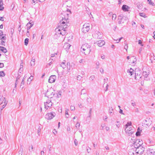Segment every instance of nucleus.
<instances>
[{
  "instance_id": "nucleus-1",
  "label": "nucleus",
  "mask_w": 155,
  "mask_h": 155,
  "mask_svg": "<svg viewBox=\"0 0 155 155\" xmlns=\"http://www.w3.org/2000/svg\"><path fill=\"white\" fill-rule=\"evenodd\" d=\"M68 18L65 19L63 18L60 21L58 27L55 29H66L68 27Z\"/></svg>"
},
{
  "instance_id": "nucleus-2",
  "label": "nucleus",
  "mask_w": 155,
  "mask_h": 155,
  "mask_svg": "<svg viewBox=\"0 0 155 155\" xmlns=\"http://www.w3.org/2000/svg\"><path fill=\"white\" fill-rule=\"evenodd\" d=\"M45 96L49 98H51L56 95L58 96L57 94H55L54 91L52 88H50L48 90L46 93H45Z\"/></svg>"
},
{
  "instance_id": "nucleus-3",
  "label": "nucleus",
  "mask_w": 155,
  "mask_h": 155,
  "mask_svg": "<svg viewBox=\"0 0 155 155\" xmlns=\"http://www.w3.org/2000/svg\"><path fill=\"white\" fill-rule=\"evenodd\" d=\"M118 21L119 24H122L124 23H127L128 21L127 18L126 17H124L123 15L121 14L118 16Z\"/></svg>"
},
{
  "instance_id": "nucleus-4",
  "label": "nucleus",
  "mask_w": 155,
  "mask_h": 155,
  "mask_svg": "<svg viewBox=\"0 0 155 155\" xmlns=\"http://www.w3.org/2000/svg\"><path fill=\"white\" fill-rule=\"evenodd\" d=\"M135 79L139 80L141 78V71L138 68H136L135 70Z\"/></svg>"
},
{
  "instance_id": "nucleus-5",
  "label": "nucleus",
  "mask_w": 155,
  "mask_h": 155,
  "mask_svg": "<svg viewBox=\"0 0 155 155\" xmlns=\"http://www.w3.org/2000/svg\"><path fill=\"white\" fill-rule=\"evenodd\" d=\"M143 144V141L142 140L140 139H137L134 141L133 145L134 147V149L142 146Z\"/></svg>"
},
{
  "instance_id": "nucleus-6",
  "label": "nucleus",
  "mask_w": 155,
  "mask_h": 155,
  "mask_svg": "<svg viewBox=\"0 0 155 155\" xmlns=\"http://www.w3.org/2000/svg\"><path fill=\"white\" fill-rule=\"evenodd\" d=\"M144 147L142 146L139 147H138L136 148V153L137 154V155H140L142 154L144 150Z\"/></svg>"
},
{
  "instance_id": "nucleus-7",
  "label": "nucleus",
  "mask_w": 155,
  "mask_h": 155,
  "mask_svg": "<svg viewBox=\"0 0 155 155\" xmlns=\"http://www.w3.org/2000/svg\"><path fill=\"white\" fill-rule=\"evenodd\" d=\"M55 113L53 112L48 113L46 114L45 118L48 120H51L55 117Z\"/></svg>"
},
{
  "instance_id": "nucleus-8",
  "label": "nucleus",
  "mask_w": 155,
  "mask_h": 155,
  "mask_svg": "<svg viewBox=\"0 0 155 155\" xmlns=\"http://www.w3.org/2000/svg\"><path fill=\"white\" fill-rule=\"evenodd\" d=\"M57 31H56L55 35H59L60 36V35L63 36L65 35L67 33L66 30H56Z\"/></svg>"
},
{
  "instance_id": "nucleus-9",
  "label": "nucleus",
  "mask_w": 155,
  "mask_h": 155,
  "mask_svg": "<svg viewBox=\"0 0 155 155\" xmlns=\"http://www.w3.org/2000/svg\"><path fill=\"white\" fill-rule=\"evenodd\" d=\"M125 130L126 134L129 136H131L134 132V130L132 129V127L130 128L126 127L125 129Z\"/></svg>"
},
{
  "instance_id": "nucleus-10",
  "label": "nucleus",
  "mask_w": 155,
  "mask_h": 155,
  "mask_svg": "<svg viewBox=\"0 0 155 155\" xmlns=\"http://www.w3.org/2000/svg\"><path fill=\"white\" fill-rule=\"evenodd\" d=\"M93 37L95 38L100 39L102 38V35L101 32L98 31H96L95 33L93 35Z\"/></svg>"
},
{
  "instance_id": "nucleus-11",
  "label": "nucleus",
  "mask_w": 155,
  "mask_h": 155,
  "mask_svg": "<svg viewBox=\"0 0 155 155\" xmlns=\"http://www.w3.org/2000/svg\"><path fill=\"white\" fill-rule=\"evenodd\" d=\"M52 105V103L50 100H48L47 102H44L45 108L47 110L51 107Z\"/></svg>"
},
{
  "instance_id": "nucleus-12",
  "label": "nucleus",
  "mask_w": 155,
  "mask_h": 155,
  "mask_svg": "<svg viewBox=\"0 0 155 155\" xmlns=\"http://www.w3.org/2000/svg\"><path fill=\"white\" fill-rule=\"evenodd\" d=\"M91 48V46L88 44L85 43L81 47V51L83 52V51H85L86 50Z\"/></svg>"
},
{
  "instance_id": "nucleus-13",
  "label": "nucleus",
  "mask_w": 155,
  "mask_h": 155,
  "mask_svg": "<svg viewBox=\"0 0 155 155\" xmlns=\"http://www.w3.org/2000/svg\"><path fill=\"white\" fill-rule=\"evenodd\" d=\"M105 44V42L104 40H100L94 43V44H97L99 47H101Z\"/></svg>"
},
{
  "instance_id": "nucleus-14",
  "label": "nucleus",
  "mask_w": 155,
  "mask_h": 155,
  "mask_svg": "<svg viewBox=\"0 0 155 155\" xmlns=\"http://www.w3.org/2000/svg\"><path fill=\"white\" fill-rule=\"evenodd\" d=\"M56 78V76L53 75L51 76L49 78L48 80V82L50 83H52L55 82Z\"/></svg>"
},
{
  "instance_id": "nucleus-15",
  "label": "nucleus",
  "mask_w": 155,
  "mask_h": 155,
  "mask_svg": "<svg viewBox=\"0 0 155 155\" xmlns=\"http://www.w3.org/2000/svg\"><path fill=\"white\" fill-rule=\"evenodd\" d=\"M71 46V45L70 44L68 43H66L64 44V45L63 46V48L65 49L67 52H68L69 49H70Z\"/></svg>"
},
{
  "instance_id": "nucleus-16",
  "label": "nucleus",
  "mask_w": 155,
  "mask_h": 155,
  "mask_svg": "<svg viewBox=\"0 0 155 155\" xmlns=\"http://www.w3.org/2000/svg\"><path fill=\"white\" fill-rule=\"evenodd\" d=\"M130 9V7L125 5H123L122 7V9L124 12H128Z\"/></svg>"
},
{
  "instance_id": "nucleus-17",
  "label": "nucleus",
  "mask_w": 155,
  "mask_h": 155,
  "mask_svg": "<svg viewBox=\"0 0 155 155\" xmlns=\"http://www.w3.org/2000/svg\"><path fill=\"white\" fill-rule=\"evenodd\" d=\"M34 23L32 21L30 20L29 23L26 25L27 29H30L31 27L33 25Z\"/></svg>"
},
{
  "instance_id": "nucleus-18",
  "label": "nucleus",
  "mask_w": 155,
  "mask_h": 155,
  "mask_svg": "<svg viewBox=\"0 0 155 155\" xmlns=\"http://www.w3.org/2000/svg\"><path fill=\"white\" fill-rule=\"evenodd\" d=\"M136 149H135L134 148H132L130 149L129 152V155H133L136 153L135 151Z\"/></svg>"
},
{
  "instance_id": "nucleus-19",
  "label": "nucleus",
  "mask_w": 155,
  "mask_h": 155,
  "mask_svg": "<svg viewBox=\"0 0 155 155\" xmlns=\"http://www.w3.org/2000/svg\"><path fill=\"white\" fill-rule=\"evenodd\" d=\"M134 70L132 68H130L129 69L127 70V72L129 73V75H132L134 73Z\"/></svg>"
},
{
  "instance_id": "nucleus-20",
  "label": "nucleus",
  "mask_w": 155,
  "mask_h": 155,
  "mask_svg": "<svg viewBox=\"0 0 155 155\" xmlns=\"http://www.w3.org/2000/svg\"><path fill=\"white\" fill-rule=\"evenodd\" d=\"M65 64V61L64 60L60 64V66L62 67L63 69L65 68L66 65Z\"/></svg>"
},
{
  "instance_id": "nucleus-21",
  "label": "nucleus",
  "mask_w": 155,
  "mask_h": 155,
  "mask_svg": "<svg viewBox=\"0 0 155 155\" xmlns=\"http://www.w3.org/2000/svg\"><path fill=\"white\" fill-rule=\"evenodd\" d=\"M0 50L4 53H6L7 52V49L5 48L2 46H0Z\"/></svg>"
},
{
  "instance_id": "nucleus-22",
  "label": "nucleus",
  "mask_w": 155,
  "mask_h": 155,
  "mask_svg": "<svg viewBox=\"0 0 155 155\" xmlns=\"http://www.w3.org/2000/svg\"><path fill=\"white\" fill-rule=\"evenodd\" d=\"M91 51V49L90 48H89L88 49L86 50L85 51H86L85 52L83 51V53L85 55H87L88 54H89L90 53Z\"/></svg>"
},
{
  "instance_id": "nucleus-23",
  "label": "nucleus",
  "mask_w": 155,
  "mask_h": 155,
  "mask_svg": "<svg viewBox=\"0 0 155 155\" xmlns=\"http://www.w3.org/2000/svg\"><path fill=\"white\" fill-rule=\"evenodd\" d=\"M131 124L132 123L131 122H127L125 125V128H130V127H131L130 126L131 125Z\"/></svg>"
},
{
  "instance_id": "nucleus-24",
  "label": "nucleus",
  "mask_w": 155,
  "mask_h": 155,
  "mask_svg": "<svg viewBox=\"0 0 155 155\" xmlns=\"http://www.w3.org/2000/svg\"><path fill=\"white\" fill-rule=\"evenodd\" d=\"M0 38L1 40H5L6 39V37L5 36V35L4 34H2V35H0Z\"/></svg>"
},
{
  "instance_id": "nucleus-25",
  "label": "nucleus",
  "mask_w": 155,
  "mask_h": 155,
  "mask_svg": "<svg viewBox=\"0 0 155 155\" xmlns=\"http://www.w3.org/2000/svg\"><path fill=\"white\" fill-rule=\"evenodd\" d=\"M24 78L23 79V80L21 83V84L20 86V87L21 88V89H23L24 87L23 85L24 84Z\"/></svg>"
},
{
  "instance_id": "nucleus-26",
  "label": "nucleus",
  "mask_w": 155,
  "mask_h": 155,
  "mask_svg": "<svg viewBox=\"0 0 155 155\" xmlns=\"http://www.w3.org/2000/svg\"><path fill=\"white\" fill-rule=\"evenodd\" d=\"M95 78V76L94 75L90 76L89 78V80L91 81H93Z\"/></svg>"
},
{
  "instance_id": "nucleus-27",
  "label": "nucleus",
  "mask_w": 155,
  "mask_h": 155,
  "mask_svg": "<svg viewBox=\"0 0 155 155\" xmlns=\"http://www.w3.org/2000/svg\"><path fill=\"white\" fill-rule=\"evenodd\" d=\"M143 75L144 77L147 78L148 75V73L146 71H143Z\"/></svg>"
},
{
  "instance_id": "nucleus-28",
  "label": "nucleus",
  "mask_w": 155,
  "mask_h": 155,
  "mask_svg": "<svg viewBox=\"0 0 155 155\" xmlns=\"http://www.w3.org/2000/svg\"><path fill=\"white\" fill-rule=\"evenodd\" d=\"M5 75V74L3 71H0V77H4Z\"/></svg>"
},
{
  "instance_id": "nucleus-29",
  "label": "nucleus",
  "mask_w": 155,
  "mask_h": 155,
  "mask_svg": "<svg viewBox=\"0 0 155 155\" xmlns=\"http://www.w3.org/2000/svg\"><path fill=\"white\" fill-rule=\"evenodd\" d=\"M86 90L85 89H83L81 90V95H82V94H86Z\"/></svg>"
},
{
  "instance_id": "nucleus-30",
  "label": "nucleus",
  "mask_w": 155,
  "mask_h": 155,
  "mask_svg": "<svg viewBox=\"0 0 155 155\" xmlns=\"http://www.w3.org/2000/svg\"><path fill=\"white\" fill-rule=\"evenodd\" d=\"M139 130H140V129L139 128H138V129H137V132H136V135L137 136H140V132L139 131Z\"/></svg>"
},
{
  "instance_id": "nucleus-31",
  "label": "nucleus",
  "mask_w": 155,
  "mask_h": 155,
  "mask_svg": "<svg viewBox=\"0 0 155 155\" xmlns=\"http://www.w3.org/2000/svg\"><path fill=\"white\" fill-rule=\"evenodd\" d=\"M28 38H26L25 40V45L27 46L28 44Z\"/></svg>"
},
{
  "instance_id": "nucleus-32",
  "label": "nucleus",
  "mask_w": 155,
  "mask_h": 155,
  "mask_svg": "<svg viewBox=\"0 0 155 155\" xmlns=\"http://www.w3.org/2000/svg\"><path fill=\"white\" fill-rule=\"evenodd\" d=\"M4 99V97L3 96H0V104H3L2 101Z\"/></svg>"
},
{
  "instance_id": "nucleus-33",
  "label": "nucleus",
  "mask_w": 155,
  "mask_h": 155,
  "mask_svg": "<svg viewBox=\"0 0 155 155\" xmlns=\"http://www.w3.org/2000/svg\"><path fill=\"white\" fill-rule=\"evenodd\" d=\"M117 17L116 15L115 14H113L112 16V19L113 20H115Z\"/></svg>"
},
{
  "instance_id": "nucleus-34",
  "label": "nucleus",
  "mask_w": 155,
  "mask_h": 155,
  "mask_svg": "<svg viewBox=\"0 0 155 155\" xmlns=\"http://www.w3.org/2000/svg\"><path fill=\"white\" fill-rule=\"evenodd\" d=\"M82 78V77L80 75H78L77 76V79L78 80L80 81L81 80Z\"/></svg>"
},
{
  "instance_id": "nucleus-35",
  "label": "nucleus",
  "mask_w": 155,
  "mask_h": 155,
  "mask_svg": "<svg viewBox=\"0 0 155 155\" xmlns=\"http://www.w3.org/2000/svg\"><path fill=\"white\" fill-rule=\"evenodd\" d=\"M29 150L30 152H31L32 151H33V147L32 145H31V146H30L29 147Z\"/></svg>"
},
{
  "instance_id": "nucleus-36",
  "label": "nucleus",
  "mask_w": 155,
  "mask_h": 155,
  "mask_svg": "<svg viewBox=\"0 0 155 155\" xmlns=\"http://www.w3.org/2000/svg\"><path fill=\"white\" fill-rule=\"evenodd\" d=\"M131 101V105L134 107H135V106H136V104L135 103V102L133 101Z\"/></svg>"
},
{
  "instance_id": "nucleus-37",
  "label": "nucleus",
  "mask_w": 155,
  "mask_h": 155,
  "mask_svg": "<svg viewBox=\"0 0 155 155\" xmlns=\"http://www.w3.org/2000/svg\"><path fill=\"white\" fill-rule=\"evenodd\" d=\"M89 26L88 24H85L83 26V28H86V27Z\"/></svg>"
},
{
  "instance_id": "nucleus-38",
  "label": "nucleus",
  "mask_w": 155,
  "mask_h": 155,
  "mask_svg": "<svg viewBox=\"0 0 155 155\" xmlns=\"http://www.w3.org/2000/svg\"><path fill=\"white\" fill-rule=\"evenodd\" d=\"M139 15L140 16L144 17H145L146 16L145 14L143 13H139Z\"/></svg>"
},
{
  "instance_id": "nucleus-39",
  "label": "nucleus",
  "mask_w": 155,
  "mask_h": 155,
  "mask_svg": "<svg viewBox=\"0 0 155 155\" xmlns=\"http://www.w3.org/2000/svg\"><path fill=\"white\" fill-rule=\"evenodd\" d=\"M80 126V123L78 122H77L76 124L75 127L77 128H79V127Z\"/></svg>"
},
{
  "instance_id": "nucleus-40",
  "label": "nucleus",
  "mask_w": 155,
  "mask_h": 155,
  "mask_svg": "<svg viewBox=\"0 0 155 155\" xmlns=\"http://www.w3.org/2000/svg\"><path fill=\"white\" fill-rule=\"evenodd\" d=\"M2 102H3V103H4V104H6V105H7V101L6 100L5 97H4V99L3 100Z\"/></svg>"
},
{
  "instance_id": "nucleus-41",
  "label": "nucleus",
  "mask_w": 155,
  "mask_h": 155,
  "mask_svg": "<svg viewBox=\"0 0 155 155\" xmlns=\"http://www.w3.org/2000/svg\"><path fill=\"white\" fill-rule=\"evenodd\" d=\"M70 109L71 110H75V107L74 106L71 105L70 106Z\"/></svg>"
},
{
  "instance_id": "nucleus-42",
  "label": "nucleus",
  "mask_w": 155,
  "mask_h": 155,
  "mask_svg": "<svg viewBox=\"0 0 155 155\" xmlns=\"http://www.w3.org/2000/svg\"><path fill=\"white\" fill-rule=\"evenodd\" d=\"M33 78V77L32 76H31L28 79V81H31Z\"/></svg>"
},
{
  "instance_id": "nucleus-43",
  "label": "nucleus",
  "mask_w": 155,
  "mask_h": 155,
  "mask_svg": "<svg viewBox=\"0 0 155 155\" xmlns=\"http://www.w3.org/2000/svg\"><path fill=\"white\" fill-rule=\"evenodd\" d=\"M85 61L84 60L81 59L79 61V63H84L85 62Z\"/></svg>"
},
{
  "instance_id": "nucleus-44",
  "label": "nucleus",
  "mask_w": 155,
  "mask_h": 155,
  "mask_svg": "<svg viewBox=\"0 0 155 155\" xmlns=\"http://www.w3.org/2000/svg\"><path fill=\"white\" fill-rule=\"evenodd\" d=\"M82 32L84 33H86L88 31V30H81Z\"/></svg>"
},
{
  "instance_id": "nucleus-45",
  "label": "nucleus",
  "mask_w": 155,
  "mask_h": 155,
  "mask_svg": "<svg viewBox=\"0 0 155 155\" xmlns=\"http://www.w3.org/2000/svg\"><path fill=\"white\" fill-rule=\"evenodd\" d=\"M41 129L40 128V127L38 129V135H39L40 134Z\"/></svg>"
},
{
  "instance_id": "nucleus-46",
  "label": "nucleus",
  "mask_w": 155,
  "mask_h": 155,
  "mask_svg": "<svg viewBox=\"0 0 155 155\" xmlns=\"http://www.w3.org/2000/svg\"><path fill=\"white\" fill-rule=\"evenodd\" d=\"M18 78L16 80V81L15 83V87H16L17 84H18V83L19 82V81H18Z\"/></svg>"
},
{
  "instance_id": "nucleus-47",
  "label": "nucleus",
  "mask_w": 155,
  "mask_h": 155,
  "mask_svg": "<svg viewBox=\"0 0 155 155\" xmlns=\"http://www.w3.org/2000/svg\"><path fill=\"white\" fill-rule=\"evenodd\" d=\"M96 65L97 66L96 67V68H98L99 67V65H100V63L99 62L97 61L96 63Z\"/></svg>"
},
{
  "instance_id": "nucleus-48",
  "label": "nucleus",
  "mask_w": 155,
  "mask_h": 155,
  "mask_svg": "<svg viewBox=\"0 0 155 155\" xmlns=\"http://www.w3.org/2000/svg\"><path fill=\"white\" fill-rule=\"evenodd\" d=\"M138 44L142 46H143V45L142 44V41L140 40H138Z\"/></svg>"
},
{
  "instance_id": "nucleus-49",
  "label": "nucleus",
  "mask_w": 155,
  "mask_h": 155,
  "mask_svg": "<svg viewBox=\"0 0 155 155\" xmlns=\"http://www.w3.org/2000/svg\"><path fill=\"white\" fill-rule=\"evenodd\" d=\"M67 68L68 71H67V72L66 73V74L68 73L69 72V71L70 69V66H67Z\"/></svg>"
},
{
  "instance_id": "nucleus-50",
  "label": "nucleus",
  "mask_w": 155,
  "mask_h": 155,
  "mask_svg": "<svg viewBox=\"0 0 155 155\" xmlns=\"http://www.w3.org/2000/svg\"><path fill=\"white\" fill-rule=\"evenodd\" d=\"M30 64L31 66H34L35 64V62L31 61L30 62Z\"/></svg>"
},
{
  "instance_id": "nucleus-51",
  "label": "nucleus",
  "mask_w": 155,
  "mask_h": 155,
  "mask_svg": "<svg viewBox=\"0 0 155 155\" xmlns=\"http://www.w3.org/2000/svg\"><path fill=\"white\" fill-rule=\"evenodd\" d=\"M108 87H109V85H108V84H107L106 86V89L105 90V91H107V90H108Z\"/></svg>"
},
{
  "instance_id": "nucleus-52",
  "label": "nucleus",
  "mask_w": 155,
  "mask_h": 155,
  "mask_svg": "<svg viewBox=\"0 0 155 155\" xmlns=\"http://www.w3.org/2000/svg\"><path fill=\"white\" fill-rule=\"evenodd\" d=\"M23 151V149H21V150H20L19 151V155H22V153Z\"/></svg>"
},
{
  "instance_id": "nucleus-53",
  "label": "nucleus",
  "mask_w": 155,
  "mask_h": 155,
  "mask_svg": "<svg viewBox=\"0 0 155 155\" xmlns=\"http://www.w3.org/2000/svg\"><path fill=\"white\" fill-rule=\"evenodd\" d=\"M3 5H0V11H2L4 9V7L2 6Z\"/></svg>"
},
{
  "instance_id": "nucleus-54",
  "label": "nucleus",
  "mask_w": 155,
  "mask_h": 155,
  "mask_svg": "<svg viewBox=\"0 0 155 155\" xmlns=\"http://www.w3.org/2000/svg\"><path fill=\"white\" fill-rule=\"evenodd\" d=\"M132 58H134L135 59V60H134L132 62V64H135V62L136 61V59L135 57V56H133Z\"/></svg>"
},
{
  "instance_id": "nucleus-55",
  "label": "nucleus",
  "mask_w": 155,
  "mask_h": 155,
  "mask_svg": "<svg viewBox=\"0 0 155 155\" xmlns=\"http://www.w3.org/2000/svg\"><path fill=\"white\" fill-rule=\"evenodd\" d=\"M74 142L75 145L76 146L78 144V141H77V140L76 139H75L74 140Z\"/></svg>"
},
{
  "instance_id": "nucleus-56",
  "label": "nucleus",
  "mask_w": 155,
  "mask_h": 155,
  "mask_svg": "<svg viewBox=\"0 0 155 155\" xmlns=\"http://www.w3.org/2000/svg\"><path fill=\"white\" fill-rule=\"evenodd\" d=\"M113 109L112 108L111 110L110 109L109 110V113L110 114H112L113 113Z\"/></svg>"
},
{
  "instance_id": "nucleus-57",
  "label": "nucleus",
  "mask_w": 155,
  "mask_h": 155,
  "mask_svg": "<svg viewBox=\"0 0 155 155\" xmlns=\"http://www.w3.org/2000/svg\"><path fill=\"white\" fill-rule=\"evenodd\" d=\"M68 110H69L68 109H66L65 113V114H67L68 115H69V114H68Z\"/></svg>"
},
{
  "instance_id": "nucleus-58",
  "label": "nucleus",
  "mask_w": 155,
  "mask_h": 155,
  "mask_svg": "<svg viewBox=\"0 0 155 155\" xmlns=\"http://www.w3.org/2000/svg\"><path fill=\"white\" fill-rule=\"evenodd\" d=\"M22 70L23 68H20L19 69V70L18 73H21V72L22 71Z\"/></svg>"
},
{
  "instance_id": "nucleus-59",
  "label": "nucleus",
  "mask_w": 155,
  "mask_h": 155,
  "mask_svg": "<svg viewBox=\"0 0 155 155\" xmlns=\"http://www.w3.org/2000/svg\"><path fill=\"white\" fill-rule=\"evenodd\" d=\"M4 66V64L3 63H0V68H2Z\"/></svg>"
},
{
  "instance_id": "nucleus-60",
  "label": "nucleus",
  "mask_w": 155,
  "mask_h": 155,
  "mask_svg": "<svg viewBox=\"0 0 155 155\" xmlns=\"http://www.w3.org/2000/svg\"><path fill=\"white\" fill-rule=\"evenodd\" d=\"M128 46L127 44L126 45H125L124 46V49L126 50V51H127V49L128 48Z\"/></svg>"
},
{
  "instance_id": "nucleus-61",
  "label": "nucleus",
  "mask_w": 155,
  "mask_h": 155,
  "mask_svg": "<svg viewBox=\"0 0 155 155\" xmlns=\"http://www.w3.org/2000/svg\"><path fill=\"white\" fill-rule=\"evenodd\" d=\"M57 94H58V96H57V95H55V96L56 97H57H57H60V96H61V94H60V93H58H58H57Z\"/></svg>"
},
{
  "instance_id": "nucleus-62",
  "label": "nucleus",
  "mask_w": 155,
  "mask_h": 155,
  "mask_svg": "<svg viewBox=\"0 0 155 155\" xmlns=\"http://www.w3.org/2000/svg\"><path fill=\"white\" fill-rule=\"evenodd\" d=\"M37 0H32V4H35L36 3V2L37 1Z\"/></svg>"
},
{
  "instance_id": "nucleus-63",
  "label": "nucleus",
  "mask_w": 155,
  "mask_h": 155,
  "mask_svg": "<svg viewBox=\"0 0 155 155\" xmlns=\"http://www.w3.org/2000/svg\"><path fill=\"white\" fill-rule=\"evenodd\" d=\"M2 41L1 42V44L2 45H4L3 44L4 43H5V41H4L3 40H2Z\"/></svg>"
},
{
  "instance_id": "nucleus-64",
  "label": "nucleus",
  "mask_w": 155,
  "mask_h": 155,
  "mask_svg": "<svg viewBox=\"0 0 155 155\" xmlns=\"http://www.w3.org/2000/svg\"><path fill=\"white\" fill-rule=\"evenodd\" d=\"M100 72L102 74L104 72V70L102 68H101L100 69Z\"/></svg>"
}]
</instances>
